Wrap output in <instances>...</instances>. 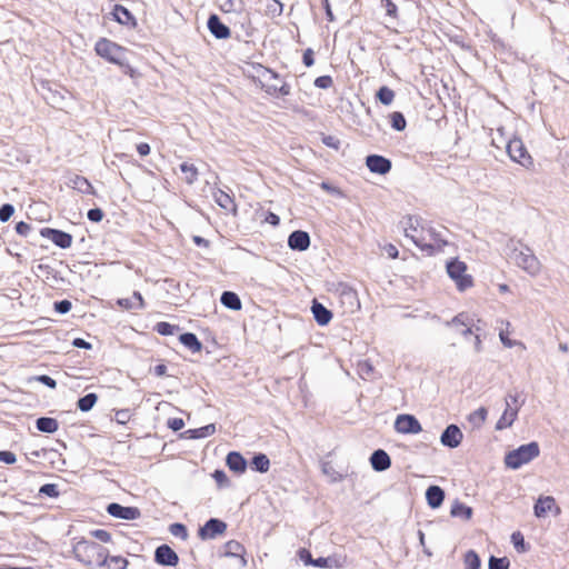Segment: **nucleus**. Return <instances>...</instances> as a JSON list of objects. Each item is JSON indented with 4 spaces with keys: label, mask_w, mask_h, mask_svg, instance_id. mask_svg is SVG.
<instances>
[{
    "label": "nucleus",
    "mask_w": 569,
    "mask_h": 569,
    "mask_svg": "<svg viewBox=\"0 0 569 569\" xmlns=\"http://www.w3.org/2000/svg\"><path fill=\"white\" fill-rule=\"evenodd\" d=\"M510 566V561L507 557H501V558H498V557H495V556H491L489 558V569H508Z\"/></svg>",
    "instance_id": "37998d69"
},
{
    "label": "nucleus",
    "mask_w": 569,
    "mask_h": 569,
    "mask_svg": "<svg viewBox=\"0 0 569 569\" xmlns=\"http://www.w3.org/2000/svg\"><path fill=\"white\" fill-rule=\"evenodd\" d=\"M39 495L47 496L50 498H58L60 495L58 485H56V483L42 485L39 489Z\"/></svg>",
    "instance_id": "a18cd8bd"
},
{
    "label": "nucleus",
    "mask_w": 569,
    "mask_h": 569,
    "mask_svg": "<svg viewBox=\"0 0 569 569\" xmlns=\"http://www.w3.org/2000/svg\"><path fill=\"white\" fill-rule=\"evenodd\" d=\"M509 258L530 276H537L540 272L541 263L527 246H522L520 249L517 247L511 249Z\"/></svg>",
    "instance_id": "20e7f679"
},
{
    "label": "nucleus",
    "mask_w": 569,
    "mask_h": 569,
    "mask_svg": "<svg viewBox=\"0 0 569 569\" xmlns=\"http://www.w3.org/2000/svg\"><path fill=\"white\" fill-rule=\"evenodd\" d=\"M380 1H381L382 8L386 9V13L389 17L396 18L397 17V12H398V8L393 3V1L392 0H380Z\"/></svg>",
    "instance_id": "5fc2aeb1"
},
{
    "label": "nucleus",
    "mask_w": 569,
    "mask_h": 569,
    "mask_svg": "<svg viewBox=\"0 0 569 569\" xmlns=\"http://www.w3.org/2000/svg\"><path fill=\"white\" fill-rule=\"evenodd\" d=\"M180 170L186 174L184 181L192 184L198 179V169L190 163L183 162L180 164Z\"/></svg>",
    "instance_id": "e433bc0d"
},
{
    "label": "nucleus",
    "mask_w": 569,
    "mask_h": 569,
    "mask_svg": "<svg viewBox=\"0 0 569 569\" xmlns=\"http://www.w3.org/2000/svg\"><path fill=\"white\" fill-rule=\"evenodd\" d=\"M67 186L84 194H94V189L89 180L79 174L71 176Z\"/></svg>",
    "instance_id": "5701e85b"
},
{
    "label": "nucleus",
    "mask_w": 569,
    "mask_h": 569,
    "mask_svg": "<svg viewBox=\"0 0 569 569\" xmlns=\"http://www.w3.org/2000/svg\"><path fill=\"white\" fill-rule=\"evenodd\" d=\"M315 86L320 89H328L332 86L333 81L330 76H320L316 78Z\"/></svg>",
    "instance_id": "864d4df0"
},
{
    "label": "nucleus",
    "mask_w": 569,
    "mask_h": 569,
    "mask_svg": "<svg viewBox=\"0 0 569 569\" xmlns=\"http://www.w3.org/2000/svg\"><path fill=\"white\" fill-rule=\"evenodd\" d=\"M216 432V425L209 423L200 428L188 429L181 433L183 439H203L212 436Z\"/></svg>",
    "instance_id": "393cba45"
},
{
    "label": "nucleus",
    "mask_w": 569,
    "mask_h": 569,
    "mask_svg": "<svg viewBox=\"0 0 569 569\" xmlns=\"http://www.w3.org/2000/svg\"><path fill=\"white\" fill-rule=\"evenodd\" d=\"M17 460L16 455L8 450L0 451V461L7 465H12Z\"/></svg>",
    "instance_id": "e2e57ef3"
},
{
    "label": "nucleus",
    "mask_w": 569,
    "mask_h": 569,
    "mask_svg": "<svg viewBox=\"0 0 569 569\" xmlns=\"http://www.w3.org/2000/svg\"><path fill=\"white\" fill-rule=\"evenodd\" d=\"M227 530V523L218 518H210L198 530V536L202 540L214 539Z\"/></svg>",
    "instance_id": "6e6552de"
},
{
    "label": "nucleus",
    "mask_w": 569,
    "mask_h": 569,
    "mask_svg": "<svg viewBox=\"0 0 569 569\" xmlns=\"http://www.w3.org/2000/svg\"><path fill=\"white\" fill-rule=\"evenodd\" d=\"M220 302L223 307L233 311H238L242 307L239 296L233 291H223L220 297Z\"/></svg>",
    "instance_id": "cd10ccee"
},
{
    "label": "nucleus",
    "mask_w": 569,
    "mask_h": 569,
    "mask_svg": "<svg viewBox=\"0 0 569 569\" xmlns=\"http://www.w3.org/2000/svg\"><path fill=\"white\" fill-rule=\"evenodd\" d=\"M91 535L101 542L111 541V533L104 529H96L91 531Z\"/></svg>",
    "instance_id": "13d9d810"
},
{
    "label": "nucleus",
    "mask_w": 569,
    "mask_h": 569,
    "mask_svg": "<svg viewBox=\"0 0 569 569\" xmlns=\"http://www.w3.org/2000/svg\"><path fill=\"white\" fill-rule=\"evenodd\" d=\"M214 199L218 206H220L223 209H229L233 204L232 198L222 190H218L214 193Z\"/></svg>",
    "instance_id": "79ce46f5"
},
{
    "label": "nucleus",
    "mask_w": 569,
    "mask_h": 569,
    "mask_svg": "<svg viewBox=\"0 0 569 569\" xmlns=\"http://www.w3.org/2000/svg\"><path fill=\"white\" fill-rule=\"evenodd\" d=\"M463 435L457 425H449L441 433L440 442L450 449L457 448L462 441Z\"/></svg>",
    "instance_id": "2eb2a0df"
},
{
    "label": "nucleus",
    "mask_w": 569,
    "mask_h": 569,
    "mask_svg": "<svg viewBox=\"0 0 569 569\" xmlns=\"http://www.w3.org/2000/svg\"><path fill=\"white\" fill-rule=\"evenodd\" d=\"M376 98L383 104L390 106L395 99V92L387 86H382L376 93Z\"/></svg>",
    "instance_id": "c9c22d12"
},
{
    "label": "nucleus",
    "mask_w": 569,
    "mask_h": 569,
    "mask_svg": "<svg viewBox=\"0 0 569 569\" xmlns=\"http://www.w3.org/2000/svg\"><path fill=\"white\" fill-rule=\"evenodd\" d=\"M128 560L121 556H110L109 550L106 549L102 556L99 568L102 569H126Z\"/></svg>",
    "instance_id": "412c9836"
},
{
    "label": "nucleus",
    "mask_w": 569,
    "mask_h": 569,
    "mask_svg": "<svg viewBox=\"0 0 569 569\" xmlns=\"http://www.w3.org/2000/svg\"><path fill=\"white\" fill-rule=\"evenodd\" d=\"M517 416L518 413L516 412L515 409H508V408H505L501 417L499 418V420L497 421L496 423V430H505L507 428H510L512 426V423L515 422V420L517 419Z\"/></svg>",
    "instance_id": "473e14b6"
},
{
    "label": "nucleus",
    "mask_w": 569,
    "mask_h": 569,
    "mask_svg": "<svg viewBox=\"0 0 569 569\" xmlns=\"http://www.w3.org/2000/svg\"><path fill=\"white\" fill-rule=\"evenodd\" d=\"M169 531L172 536L181 538L182 540L188 538V530L183 523L174 522L170 525Z\"/></svg>",
    "instance_id": "c03bdc74"
},
{
    "label": "nucleus",
    "mask_w": 569,
    "mask_h": 569,
    "mask_svg": "<svg viewBox=\"0 0 569 569\" xmlns=\"http://www.w3.org/2000/svg\"><path fill=\"white\" fill-rule=\"evenodd\" d=\"M167 425L171 430L179 431L184 427V421L181 418H171Z\"/></svg>",
    "instance_id": "338daca9"
},
{
    "label": "nucleus",
    "mask_w": 569,
    "mask_h": 569,
    "mask_svg": "<svg viewBox=\"0 0 569 569\" xmlns=\"http://www.w3.org/2000/svg\"><path fill=\"white\" fill-rule=\"evenodd\" d=\"M465 565L466 569H480V558L478 553L473 550H468L465 555Z\"/></svg>",
    "instance_id": "58836bf2"
},
{
    "label": "nucleus",
    "mask_w": 569,
    "mask_h": 569,
    "mask_svg": "<svg viewBox=\"0 0 569 569\" xmlns=\"http://www.w3.org/2000/svg\"><path fill=\"white\" fill-rule=\"evenodd\" d=\"M539 453V445L536 441H532L509 451L505 456V463L508 468L517 470L521 466L529 463L531 460L537 458Z\"/></svg>",
    "instance_id": "7ed1b4c3"
},
{
    "label": "nucleus",
    "mask_w": 569,
    "mask_h": 569,
    "mask_svg": "<svg viewBox=\"0 0 569 569\" xmlns=\"http://www.w3.org/2000/svg\"><path fill=\"white\" fill-rule=\"evenodd\" d=\"M511 542L518 552H527L529 546L526 543L523 535L520 531H516L511 535Z\"/></svg>",
    "instance_id": "a19ab883"
},
{
    "label": "nucleus",
    "mask_w": 569,
    "mask_h": 569,
    "mask_svg": "<svg viewBox=\"0 0 569 569\" xmlns=\"http://www.w3.org/2000/svg\"><path fill=\"white\" fill-rule=\"evenodd\" d=\"M366 166L372 173L387 174L392 168L391 161L379 154H369L366 158Z\"/></svg>",
    "instance_id": "4468645a"
},
{
    "label": "nucleus",
    "mask_w": 569,
    "mask_h": 569,
    "mask_svg": "<svg viewBox=\"0 0 569 569\" xmlns=\"http://www.w3.org/2000/svg\"><path fill=\"white\" fill-rule=\"evenodd\" d=\"M466 318L467 317L465 313H458L450 321L447 322V326H452V327H457V328L466 327L467 326Z\"/></svg>",
    "instance_id": "052dcab7"
},
{
    "label": "nucleus",
    "mask_w": 569,
    "mask_h": 569,
    "mask_svg": "<svg viewBox=\"0 0 569 569\" xmlns=\"http://www.w3.org/2000/svg\"><path fill=\"white\" fill-rule=\"evenodd\" d=\"M223 556L237 558L240 568H244L248 563L246 559V548L237 540H229L224 543Z\"/></svg>",
    "instance_id": "f3484780"
},
{
    "label": "nucleus",
    "mask_w": 569,
    "mask_h": 569,
    "mask_svg": "<svg viewBox=\"0 0 569 569\" xmlns=\"http://www.w3.org/2000/svg\"><path fill=\"white\" fill-rule=\"evenodd\" d=\"M154 561L164 567H174L179 562L177 552L168 545H161L156 548Z\"/></svg>",
    "instance_id": "ddd939ff"
},
{
    "label": "nucleus",
    "mask_w": 569,
    "mask_h": 569,
    "mask_svg": "<svg viewBox=\"0 0 569 569\" xmlns=\"http://www.w3.org/2000/svg\"><path fill=\"white\" fill-rule=\"evenodd\" d=\"M107 512L118 519L136 520L140 518L141 512L137 507H126L117 502L107 506Z\"/></svg>",
    "instance_id": "f8f14e48"
},
{
    "label": "nucleus",
    "mask_w": 569,
    "mask_h": 569,
    "mask_svg": "<svg viewBox=\"0 0 569 569\" xmlns=\"http://www.w3.org/2000/svg\"><path fill=\"white\" fill-rule=\"evenodd\" d=\"M505 401H506V408L511 409V410L515 409L516 412L518 413L520 408L525 403V398H521V396L518 392H516V393L509 392L506 396Z\"/></svg>",
    "instance_id": "f704fd0d"
},
{
    "label": "nucleus",
    "mask_w": 569,
    "mask_h": 569,
    "mask_svg": "<svg viewBox=\"0 0 569 569\" xmlns=\"http://www.w3.org/2000/svg\"><path fill=\"white\" fill-rule=\"evenodd\" d=\"M98 401V396L94 392H90L79 398L77 401V408L82 412L90 411Z\"/></svg>",
    "instance_id": "72a5a7b5"
},
{
    "label": "nucleus",
    "mask_w": 569,
    "mask_h": 569,
    "mask_svg": "<svg viewBox=\"0 0 569 569\" xmlns=\"http://www.w3.org/2000/svg\"><path fill=\"white\" fill-rule=\"evenodd\" d=\"M103 216V211L100 208H92L87 212L88 219L92 222H100Z\"/></svg>",
    "instance_id": "bf43d9fd"
},
{
    "label": "nucleus",
    "mask_w": 569,
    "mask_h": 569,
    "mask_svg": "<svg viewBox=\"0 0 569 569\" xmlns=\"http://www.w3.org/2000/svg\"><path fill=\"white\" fill-rule=\"evenodd\" d=\"M325 146L338 150L340 148V140L333 136H325L322 138Z\"/></svg>",
    "instance_id": "680f3d73"
},
{
    "label": "nucleus",
    "mask_w": 569,
    "mask_h": 569,
    "mask_svg": "<svg viewBox=\"0 0 569 569\" xmlns=\"http://www.w3.org/2000/svg\"><path fill=\"white\" fill-rule=\"evenodd\" d=\"M226 465L236 473H243L247 470L248 462L238 451H231L227 455Z\"/></svg>",
    "instance_id": "aec40b11"
},
{
    "label": "nucleus",
    "mask_w": 569,
    "mask_h": 569,
    "mask_svg": "<svg viewBox=\"0 0 569 569\" xmlns=\"http://www.w3.org/2000/svg\"><path fill=\"white\" fill-rule=\"evenodd\" d=\"M310 246V236L307 231L295 230L288 237V247L295 251H305Z\"/></svg>",
    "instance_id": "a211bd4d"
},
{
    "label": "nucleus",
    "mask_w": 569,
    "mask_h": 569,
    "mask_svg": "<svg viewBox=\"0 0 569 569\" xmlns=\"http://www.w3.org/2000/svg\"><path fill=\"white\" fill-rule=\"evenodd\" d=\"M448 276L456 282L457 288L463 291L473 284L472 277L467 274V264L458 258L450 259L447 264Z\"/></svg>",
    "instance_id": "39448f33"
},
{
    "label": "nucleus",
    "mask_w": 569,
    "mask_h": 569,
    "mask_svg": "<svg viewBox=\"0 0 569 569\" xmlns=\"http://www.w3.org/2000/svg\"><path fill=\"white\" fill-rule=\"evenodd\" d=\"M472 508L456 500L451 506L450 515L455 518H461L463 520H470L472 517Z\"/></svg>",
    "instance_id": "2f4dec72"
},
{
    "label": "nucleus",
    "mask_w": 569,
    "mask_h": 569,
    "mask_svg": "<svg viewBox=\"0 0 569 569\" xmlns=\"http://www.w3.org/2000/svg\"><path fill=\"white\" fill-rule=\"evenodd\" d=\"M131 419L129 409H120L114 412V420L120 425H126Z\"/></svg>",
    "instance_id": "603ef678"
},
{
    "label": "nucleus",
    "mask_w": 569,
    "mask_h": 569,
    "mask_svg": "<svg viewBox=\"0 0 569 569\" xmlns=\"http://www.w3.org/2000/svg\"><path fill=\"white\" fill-rule=\"evenodd\" d=\"M72 303L70 300L63 299L53 303V309L60 315H66L71 310Z\"/></svg>",
    "instance_id": "09e8293b"
},
{
    "label": "nucleus",
    "mask_w": 569,
    "mask_h": 569,
    "mask_svg": "<svg viewBox=\"0 0 569 569\" xmlns=\"http://www.w3.org/2000/svg\"><path fill=\"white\" fill-rule=\"evenodd\" d=\"M118 305L127 310L144 309V301L139 291H134L130 298L119 299Z\"/></svg>",
    "instance_id": "bb28decb"
},
{
    "label": "nucleus",
    "mask_w": 569,
    "mask_h": 569,
    "mask_svg": "<svg viewBox=\"0 0 569 569\" xmlns=\"http://www.w3.org/2000/svg\"><path fill=\"white\" fill-rule=\"evenodd\" d=\"M94 51L110 63L119 66L126 74L132 76L134 70L129 63L128 50L126 48L107 38H100L96 42Z\"/></svg>",
    "instance_id": "f257e3e1"
},
{
    "label": "nucleus",
    "mask_w": 569,
    "mask_h": 569,
    "mask_svg": "<svg viewBox=\"0 0 569 569\" xmlns=\"http://www.w3.org/2000/svg\"><path fill=\"white\" fill-rule=\"evenodd\" d=\"M104 550L106 548L101 545L86 539H80L72 546V553L74 558L87 567H99Z\"/></svg>",
    "instance_id": "f03ea898"
},
{
    "label": "nucleus",
    "mask_w": 569,
    "mask_h": 569,
    "mask_svg": "<svg viewBox=\"0 0 569 569\" xmlns=\"http://www.w3.org/2000/svg\"><path fill=\"white\" fill-rule=\"evenodd\" d=\"M179 341L192 352H199L202 349L201 341L192 332L181 333L179 336Z\"/></svg>",
    "instance_id": "c85d7f7f"
},
{
    "label": "nucleus",
    "mask_w": 569,
    "mask_h": 569,
    "mask_svg": "<svg viewBox=\"0 0 569 569\" xmlns=\"http://www.w3.org/2000/svg\"><path fill=\"white\" fill-rule=\"evenodd\" d=\"M370 463L376 471H386L391 466V459L383 449L375 450L370 456Z\"/></svg>",
    "instance_id": "6ab92c4d"
},
{
    "label": "nucleus",
    "mask_w": 569,
    "mask_h": 569,
    "mask_svg": "<svg viewBox=\"0 0 569 569\" xmlns=\"http://www.w3.org/2000/svg\"><path fill=\"white\" fill-rule=\"evenodd\" d=\"M111 14L113 19L120 24L128 27L136 26V18L133 14L121 4H114Z\"/></svg>",
    "instance_id": "b1692460"
},
{
    "label": "nucleus",
    "mask_w": 569,
    "mask_h": 569,
    "mask_svg": "<svg viewBox=\"0 0 569 569\" xmlns=\"http://www.w3.org/2000/svg\"><path fill=\"white\" fill-rule=\"evenodd\" d=\"M250 467L252 470L264 473L270 468V460L264 453H256L250 461Z\"/></svg>",
    "instance_id": "7c9ffc66"
},
{
    "label": "nucleus",
    "mask_w": 569,
    "mask_h": 569,
    "mask_svg": "<svg viewBox=\"0 0 569 569\" xmlns=\"http://www.w3.org/2000/svg\"><path fill=\"white\" fill-rule=\"evenodd\" d=\"M390 120H391V127L392 129H395L396 131H403L407 127V121H406V118L405 116L399 112V111H395L390 114Z\"/></svg>",
    "instance_id": "ea45409f"
},
{
    "label": "nucleus",
    "mask_w": 569,
    "mask_h": 569,
    "mask_svg": "<svg viewBox=\"0 0 569 569\" xmlns=\"http://www.w3.org/2000/svg\"><path fill=\"white\" fill-rule=\"evenodd\" d=\"M487 409L481 407L469 416V420L473 423H482L487 418Z\"/></svg>",
    "instance_id": "3c124183"
},
{
    "label": "nucleus",
    "mask_w": 569,
    "mask_h": 569,
    "mask_svg": "<svg viewBox=\"0 0 569 569\" xmlns=\"http://www.w3.org/2000/svg\"><path fill=\"white\" fill-rule=\"evenodd\" d=\"M212 478L219 488H227L230 486V480L223 470L217 469L212 473Z\"/></svg>",
    "instance_id": "de8ad7c7"
},
{
    "label": "nucleus",
    "mask_w": 569,
    "mask_h": 569,
    "mask_svg": "<svg viewBox=\"0 0 569 569\" xmlns=\"http://www.w3.org/2000/svg\"><path fill=\"white\" fill-rule=\"evenodd\" d=\"M312 566L319 568H332L338 567V561L333 557H319L313 560Z\"/></svg>",
    "instance_id": "49530a36"
},
{
    "label": "nucleus",
    "mask_w": 569,
    "mask_h": 569,
    "mask_svg": "<svg viewBox=\"0 0 569 569\" xmlns=\"http://www.w3.org/2000/svg\"><path fill=\"white\" fill-rule=\"evenodd\" d=\"M507 153L510 159L525 168L533 166V160L528 153L523 142L519 138H513L507 143Z\"/></svg>",
    "instance_id": "423d86ee"
},
{
    "label": "nucleus",
    "mask_w": 569,
    "mask_h": 569,
    "mask_svg": "<svg viewBox=\"0 0 569 569\" xmlns=\"http://www.w3.org/2000/svg\"><path fill=\"white\" fill-rule=\"evenodd\" d=\"M311 311L319 326H327L332 319V312L317 300L312 301Z\"/></svg>",
    "instance_id": "4be33fe9"
},
{
    "label": "nucleus",
    "mask_w": 569,
    "mask_h": 569,
    "mask_svg": "<svg viewBox=\"0 0 569 569\" xmlns=\"http://www.w3.org/2000/svg\"><path fill=\"white\" fill-rule=\"evenodd\" d=\"M179 330V326L171 325L166 321H160L154 326V331H157L161 336H172Z\"/></svg>",
    "instance_id": "4c0bfd02"
},
{
    "label": "nucleus",
    "mask_w": 569,
    "mask_h": 569,
    "mask_svg": "<svg viewBox=\"0 0 569 569\" xmlns=\"http://www.w3.org/2000/svg\"><path fill=\"white\" fill-rule=\"evenodd\" d=\"M40 234L41 237L51 240L61 249H68L71 247L72 236L66 231L46 227L40 230Z\"/></svg>",
    "instance_id": "9d476101"
},
{
    "label": "nucleus",
    "mask_w": 569,
    "mask_h": 569,
    "mask_svg": "<svg viewBox=\"0 0 569 569\" xmlns=\"http://www.w3.org/2000/svg\"><path fill=\"white\" fill-rule=\"evenodd\" d=\"M14 213V207L11 203H3L0 207V221L7 222Z\"/></svg>",
    "instance_id": "8fccbe9b"
},
{
    "label": "nucleus",
    "mask_w": 569,
    "mask_h": 569,
    "mask_svg": "<svg viewBox=\"0 0 569 569\" xmlns=\"http://www.w3.org/2000/svg\"><path fill=\"white\" fill-rule=\"evenodd\" d=\"M420 219L415 216H409L403 222L405 236L409 238L417 247L423 251L432 252L433 246L425 243L419 232Z\"/></svg>",
    "instance_id": "0eeeda50"
},
{
    "label": "nucleus",
    "mask_w": 569,
    "mask_h": 569,
    "mask_svg": "<svg viewBox=\"0 0 569 569\" xmlns=\"http://www.w3.org/2000/svg\"><path fill=\"white\" fill-rule=\"evenodd\" d=\"M32 379L49 387L50 389H54L57 387V381L47 375L36 376Z\"/></svg>",
    "instance_id": "6e6d98bb"
},
{
    "label": "nucleus",
    "mask_w": 569,
    "mask_h": 569,
    "mask_svg": "<svg viewBox=\"0 0 569 569\" xmlns=\"http://www.w3.org/2000/svg\"><path fill=\"white\" fill-rule=\"evenodd\" d=\"M426 499L430 508H439L445 500V491L439 486H430L426 491Z\"/></svg>",
    "instance_id": "a878e982"
},
{
    "label": "nucleus",
    "mask_w": 569,
    "mask_h": 569,
    "mask_svg": "<svg viewBox=\"0 0 569 569\" xmlns=\"http://www.w3.org/2000/svg\"><path fill=\"white\" fill-rule=\"evenodd\" d=\"M36 427L40 432L53 433L58 430L59 422L51 417H40L36 420Z\"/></svg>",
    "instance_id": "c756f323"
},
{
    "label": "nucleus",
    "mask_w": 569,
    "mask_h": 569,
    "mask_svg": "<svg viewBox=\"0 0 569 569\" xmlns=\"http://www.w3.org/2000/svg\"><path fill=\"white\" fill-rule=\"evenodd\" d=\"M302 62L308 68L313 66L315 58H313V50L312 49L308 48V49L305 50L303 56H302Z\"/></svg>",
    "instance_id": "774afa93"
},
{
    "label": "nucleus",
    "mask_w": 569,
    "mask_h": 569,
    "mask_svg": "<svg viewBox=\"0 0 569 569\" xmlns=\"http://www.w3.org/2000/svg\"><path fill=\"white\" fill-rule=\"evenodd\" d=\"M548 512L559 516L561 513V509L557 506L553 497L541 496L537 499L533 506V513L537 518H543Z\"/></svg>",
    "instance_id": "9b49d317"
},
{
    "label": "nucleus",
    "mask_w": 569,
    "mask_h": 569,
    "mask_svg": "<svg viewBox=\"0 0 569 569\" xmlns=\"http://www.w3.org/2000/svg\"><path fill=\"white\" fill-rule=\"evenodd\" d=\"M298 557L299 559L306 565V566H312L313 565V558H312V555L311 552L306 549V548H301L298 550Z\"/></svg>",
    "instance_id": "4d7b16f0"
},
{
    "label": "nucleus",
    "mask_w": 569,
    "mask_h": 569,
    "mask_svg": "<svg viewBox=\"0 0 569 569\" xmlns=\"http://www.w3.org/2000/svg\"><path fill=\"white\" fill-rule=\"evenodd\" d=\"M207 27L210 33L219 40L228 39L231 34L230 28L216 13L209 16Z\"/></svg>",
    "instance_id": "dca6fc26"
},
{
    "label": "nucleus",
    "mask_w": 569,
    "mask_h": 569,
    "mask_svg": "<svg viewBox=\"0 0 569 569\" xmlns=\"http://www.w3.org/2000/svg\"><path fill=\"white\" fill-rule=\"evenodd\" d=\"M395 429L397 432L403 435H416L422 430L419 420L415 416L407 413L397 417Z\"/></svg>",
    "instance_id": "1a4fd4ad"
},
{
    "label": "nucleus",
    "mask_w": 569,
    "mask_h": 569,
    "mask_svg": "<svg viewBox=\"0 0 569 569\" xmlns=\"http://www.w3.org/2000/svg\"><path fill=\"white\" fill-rule=\"evenodd\" d=\"M31 230V226L24 221H20L16 224V231L22 237H27Z\"/></svg>",
    "instance_id": "69168bd1"
},
{
    "label": "nucleus",
    "mask_w": 569,
    "mask_h": 569,
    "mask_svg": "<svg viewBox=\"0 0 569 569\" xmlns=\"http://www.w3.org/2000/svg\"><path fill=\"white\" fill-rule=\"evenodd\" d=\"M358 370L361 377L365 378L369 377L373 372V367L369 362L365 361L358 365Z\"/></svg>",
    "instance_id": "0e129e2a"
}]
</instances>
